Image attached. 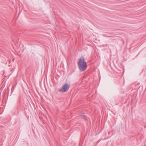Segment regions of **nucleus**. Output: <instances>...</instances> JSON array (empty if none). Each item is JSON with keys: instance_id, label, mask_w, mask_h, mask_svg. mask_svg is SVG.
I'll use <instances>...</instances> for the list:
<instances>
[{"instance_id": "f257e3e1", "label": "nucleus", "mask_w": 146, "mask_h": 146, "mask_svg": "<svg viewBox=\"0 0 146 146\" xmlns=\"http://www.w3.org/2000/svg\"><path fill=\"white\" fill-rule=\"evenodd\" d=\"M78 68L80 71L83 72L85 70L87 67L86 62L84 58H80L78 62Z\"/></svg>"}, {"instance_id": "f03ea898", "label": "nucleus", "mask_w": 146, "mask_h": 146, "mask_svg": "<svg viewBox=\"0 0 146 146\" xmlns=\"http://www.w3.org/2000/svg\"><path fill=\"white\" fill-rule=\"evenodd\" d=\"M70 87V85L65 83L62 86V88L59 90V91L62 93L66 92L68 91Z\"/></svg>"}, {"instance_id": "7ed1b4c3", "label": "nucleus", "mask_w": 146, "mask_h": 146, "mask_svg": "<svg viewBox=\"0 0 146 146\" xmlns=\"http://www.w3.org/2000/svg\"><path fill=\"white\" fill-rule=\"evenodd\" d=\"M82 117L84 118L85 120H86L87 119L86 117L84 115H81Z\"/></svg>"}]
</instances>
